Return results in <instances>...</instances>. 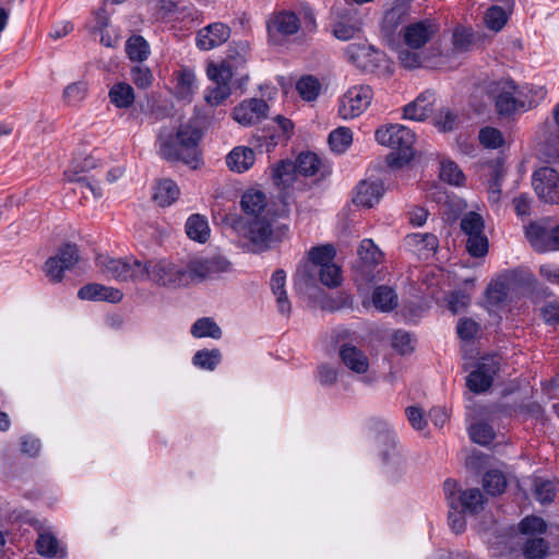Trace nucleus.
<instances>
[{
  "label": "nucleus",
  "mask_w": 559,
  "mask_h": 559,
  "mask_svg": "<svg viewBox=\"0 0 559 559\" xmlns=\"http://www.w3.org/2000/svg\"><path fill=\"white\" fill-rule=\"evenodd\" d=\"M202 132L194 121L181 124L176 133L162 129L158 134L159 154L170 162H182L195 169L199 164V142Z\"/></svg>",
  "instance_id": "nucleus-1"
},
{
  "label": "nucleus",
  "mask_w": 559,
  "mask_h": 559,
  "mask_svg": "<svg viewBox=\"0 0 559 559\" xmlns=\"http://www.w3.org/2000/svg\"><path fill=\"white\" fill-rule=\"evenodd\" d=\"M439 32L438 24L430 20L412 21L400 33L403 46L399 44L397 59L405 69H416L429 63V57L423 48Z\"/></svg>",
  "instance_id": "nucleus-2"
},
{
  "label": "nucleus",
  "mask_w": 559,
  "mask_h": 559,
  "mask_svg": "<svg viewBox=\"0 0 559 559\" xmlns=\"http://www.w3.org/2000/svg\"><path fill=\"white\" fill-rule=\"evenodd\" d=\"M335 247H311L308 259L300 263L296 271V286L301 283L310 285L314 282V269H319L320 281L323 285L334 288L342 283L341 267L333 262Z\"/></svg>",
  "instance_id": "nucleus-3"
},
{
  "label": "nucleus",
  "mask_w": 559,
  "mask_h": 559,
  "mask_svg": "<svg viewBox=\"0 0 559 559\" xmlns=\"http://www.w3.org/2000/svg\"><path fill=\"white\" fill-rule=\"evenodd\" d=\"M449 511V525L451 530L460 534L466 527L465 514H477L483 510L484 496L478 488L461 490L460 485L453 479H447L443 484Z\"/></svg>",
  "instance_id": "nucleus-4"
},
{
  "label": "nucleus",
  "mask_w": 559,
  "mask_h": 559,
  "mask_svg": "<svg viewBox=\"0 0 559 559\" xmlns=\"http://www.w3.org/2000/svg\"><path fill=\"white\" fill-rule=\"evenodd\" d=\"M374 135L379 144L392 150L386 156V163L391 168H402L414 157L415 133L409 128L402 124H388L377 129Z\"/></svg>",
  "instance_id": "nucleus-5"
},
{
  "label": "nucleus",
  "mask_w": 559,
  "mask_h": 559,
  "mask_svg": "<svg viewBox=\"0 0 559 559\" xmlns=\"http://www.w3.org/2000/svg\"><path fill=\"white\" fill-rule=\"evenodd\" d=\"M535 283V277L530 271L515 269L501 273L491 280L485 290L486 304L496 309L502 308L509 294L515 288H531Z\"/></svg>",
  "instance_id": "nucleus-6"
},
{
  "label": "nucleus",
  "mask_w": 559,
  "mask_h": 559,
  "mask_svg": "<svg viewBox=\"0 0 559 559\" xmlns=\"http://www.w3.org/2000/svg\"><path fill=\"white\" fill-rule=\"evenodd\" d=\"M345 56L349 63L362 72L384 76L393 73V64L388 56L366 41L349 44L345 48Z\"/></svg>",
  "instance_id": "nucleus-7"
},
{
  "label": "nucleus",
  "mask_w": 559,
  "mask_h": 559,
  "mask_svg": "<svg viewBox=\"0 0 559 559\" xmlns=\"http://www.w3.org/2000/svg\"><path fill=\"white\" fill-rule=\"evenodd\" d=\"M103 166L104 163L99 157L90 154L74 160L63 175L67 181L79 185L84 198H87V193H90L94 199H99L104 193L95 179V173Z\"/></svg>",
  "instance_id": "nucleus-8"
},
{
  "label": "nucleus",
  "mask_w": 559,
  "mask_h": 559,
  "mask_svg": "<svg viewBox=\"0 0 559 559\" xmlns=\"http://www.w3.org/2000/svg\"><path fill=\"white\" fill-rule=\"evenodd\" d=\"M496 109L501 116H509L520 108L532 106L533 99L525 88L518 86L512 80H501L490 86Z\"/></svg>",
  "instance_id": "nucleus-9"
},
{
  "label": "nucleus",
  "mask_w": 559,
  "mask_h": 559,
  "mask_svg": "<svg viewBox=\"0 0 559 559\" xmlns=\"http://www.w3.org/2000/svg\"><path fill=\"white\" fill-rule=\"evenodd\" d=\"M371 423L373 428L379 431L380 456L386 474L393 478L400 476L406 469V461L396 449L395 433L390 430L389 424L382 419H371Z\"/></svg>",
  "instance_id": "nucleus-10"
},
{
  "label": "nucleus",
  "mask_w": 559,
  "mask_h": 559,
  "mask_svg": "<svg viewBox=\"0 0 559 559\" xmlns=\"http://www.w3.org/2000/svg\"><path fill=\"white\" fill-rule=\"evenodd\" d=\"M189 283H202L207 280H216L222 274L233 270L231 262L219 253L198 254L189 259L187 263Z\"/></svg>",
  "instance_id": "nucleus-11"
},
{
  "label": "nucleus",
  "mask_w": 559,
  "mask_h": 559,
  "mask_svg": "<svg viewBox=\"0 0 559 559\" xmlns=\"http://www.w3.org/2000/svg\"><path fill=\"white\" fill-rule=\"evenodd\" d=\"M357 253L358 259L354 265L355 282L358 285H368L382 281L384 272L380 265L384 260V253L380 247H359Z\"/></svg>",
  "instance_id": "nucleus-12"
},
{
  "label": "nucleus",
  "mask_w": 559,
  "mask_h": 559,
  "mask_svg": "<svg viewBox=\"0 0 559 559\" xmlns=\"http://www.w3.org/2000/svg\"><path fill=\"white\" fill-rule=\"evenodd\" d=\"M144 275L160 286L181 287L190 284L187 265L179 266L167 259L146 262Z\"/></svg>",
  "instance_id": "nucleus-13"
},
{
  "label": "nucleus",
  "mask_w": 559,
  "mask_h": 559,
  "mask_svg": "<svg viewBox=\"0 0 559 559\" xmlns=\"http://www.w3.org/2000/svg\"><path fill=\"white\" fill-rule=\"evenodd\" d=\"M96 264L104 274L119 282L136 281L144 276V264L135 259H116L99 254Z\"/></svg>",
  "instance_id": "nucleus-14"
},
{
  "label": "nucleus",
  "mask_w": 559,
  "mask_h": 559,
  "mask_svg": "<svg viewBox=\"0 0 559 559\" xmlns=\"http://www.w3.org/2000/svg\"><path fill=\"white\" fill-rule=\"evenodd\" d=\"M411 5L406 2H397L389 9L382 19L381 34L390 46L400 44L401 29L412 23Z\"/></svg>",
  "instance_id": "nucleus-15"
},
{
  "label": "nucleus",
  "mask_w": 559,
  "mask_h": 559,
  "mask_svg": "<svg viewBox=\"0 0 559 559\" xmlns=\"http://www.w3.org/2000/svg\"><path fill=\"white\" fill-rule=\"evenodd\" d=\"M500 366V358L496 355L481 357L474 370L467 376L466 386L476 394L487 391L492 385L493 378L499 372Z\"/></svg>",
  "instance_id": "nucleus-16"
},
{
  "label": "nucleus",
  "mask_w": 559,
  "mask_h": 559,
  "mask_svg": "<svg viewBox=\"0 0 559 559\" xmlns=\"http://www.w3.org/2000/svg\"><path fill=\"white\" fill-rule=\"evenodd\" d=\"M288 226L278 219H255L249 224L248 239L254 245L283 242L288 239Z\"/></svg>",
  "instance_id": "nucleus-17"
},
{
  "label": "nucleus",
  "mask_w": 559,
  "mask_h": 559,
  "mask_svg": "<svg viewBox=\"0 0 559 559\" xmlns=\"http://www.w3.org/2000/svg\"><path fill=\"white\" fill-rule=\"evenodd\" d=\"M372 90L368 85L353 86L341 98L338 112L344 119L360 116L370 105Z\"/></svg>",
  "instance_id": "nucleus-18"
},
{
  "label": "nucleus",
  "mask_w": 559,
  "mask_h": 559,
  "mask_svg": "<svg viewBox=\"0 0 559 559\" xmlns=\"http://www.w3.org/2000/svg\"><path fill=\"white\" fill-rule=\"evenodd\" d=\"M532 185L537 197L545 203H559V174L551 167H540L534 171Z\"/></svg>",
  "instance_id": "nucleus-19"
},
{
  "label": "nucleus",
  "mask_w": 559,
  "mask_h": 559,
  "mask_svg": "<svg viewBox=\"0 0 559 559\" xmlns=\"http://www.w3.org/2000/svg\"><path fill=\"white\" fill-rule=\"evenodd\" d=\"M78 261L76 247H63L56 255L48 258L45 262V275L51 283H60L64 272L71 270Z\"/></svg>",
  "instance_id": "nucleus-20"
},
{
  "label": "nucleus",
  "mask_w": 559,
  "mask_h": 559,
  "mask_svg": "<svg viewBox=\"0 0 559 559\" xmlns=\"http://www.w3.org/2000/svg\"><path fill=\"white\" fill-rule=\"evenodd\" d=\"M269 105L260 98L243 100L233 110V118L241 126L249 127L267 116Z\"/></svg>",
  "instance_id": "nucleus-21"
},
{
  "label": "nucleus",
  "mask_w": 559,
  "mask_h": 559,
  "mask_svg": "<svg viewBox=\"0 0 559 559\" xmlns=\"http://www.w3.org/2000/svg\"><path fill=\"white\" fill-rule=\"evenodd\" d=\"M300 28V20L293 11H280L274 13L267 22L270 37L290 36Z\"/></svg>",
  "instance_id": "nucleus-22"
},
{
  "label": "nucleus",
  "mask_w": 559,
  "mask_h": 559,
  "mask_svg": "<svg viewBox=\"0 0 559 559\" xmlns=\"http://www.w3.org/2000/svg\"><path fill=\"white\" fill-rule=\"evenodd\" d=\"M230 36V28L223 23H213L199 31L197 45L200 49L210 50L224 44Z\"/></svg>",
  "instance_id": "nucleus-23"
},
{
  "label": "nucleus",
  "mask_w": 559,
  "mask_h": 559,
  "mask_svg": "<svg viewBox=\"0 0 559 559\" xmlns=\"http://www.w3.org/2000/svg\"><path fill=\"white\" fill-rule=\"evenodd\" d=\"M78 297L81 300L108 301L111 304H118L122 300L123 294L118 288L92 283L82 286L78 292Z\"/></svg>",
  "instance_id": "nucleus-24"
},
{
  "label": "nucleus",
  "mask_w": 559,
  "mask_h": 559,
  "mask_svg": "<svg viewBox=\"0 0 559 559\" xmlns=\"http://www.w3.org/2000/svg\"><path fill=\"white\" fill-rule=\"evenodd\" d=\"M384 193V187L381 181L362 180L356 188L353 202L366 209L372 207L380 201Z\"/></svg>",
  "instance_id": "nucleus-25"
},
{
  "label": "nucleus",
  "mask_w": 559,
  "mask_h": 559,
  "mask_svg": "<svg viewBox=\"0 0 559 559\" xmlns=\"http://www.w3.org/2000/svg\"><path fill=\"white\" fill-rule=\"evenodd\" d=\"M340 358L345 367L355 373L364 374L369 369L366 354L353 344L345 343L340 348Z\"/></svg>",
  "instance_id": "nucleus-26"
},
{
  "label": "nucleus",
  "mask_w": 559,
  "mask_h": 559,
  "mask_svg": "<svg viewBox=\"0 0 559 559\" xmlns=\"http://www.w3.org/2000/svg\"><path fill=\"white\" fill-rule=\"evenodd\" d=\"M270 288L276 300L277 311L283 316H288L292 311L286 290V272L282 269L276 270L270 278Z\"/></svg>",
  "instance_id": "nucleus-27"
},
{
  "label": "nucleus",
  "mask_w": 559,
  "mask_h": 559,
  "mask_svg": "<svg viewBox=\"0 0 559 559\" xmlns=\"http://www.w3.org/2000/svg\"><path fill=\"white\" fill-rule=\"evenodd\" d=\"M461 228L468 236V245H488L489 240L484 235V221L479 214L467 213L461 221Z\"/></svg>",
  "instance_id": "nucleus-28"
},
{
  "label": "nucleus",
  "mask_w": 559,
  "mask_h": 559,
  "mask_svg": "<svg viewBox=\"0 0 559 559\" xmlns=\"http://www.w3.org/2000/svg\"><path fill=\"white\" fill-rule=\"evenodd\" d=\"M433 111V95L430 93L420 94L414 102L404 107L406 119L423 121Z\"/></svg>",
  "instance_id": "nucleus-29"
},
{
  "label": "nucleus",
  "mask_w": 559,
  "mask_h": 559,
  "mask_svg": "<svg viewBox=\"0 0 559 559\" xmlns=\"http://www.w3.org/2000/svg\"><path fill=\"white\" fill-rule=\"evenodd\" d=\"M253 150L246 146L235 147L226 157V163L233 171L243 173L254 163Z\"/></svg>",
  "instance_id": "nucleus-30"
},
{
  "label": "nucleus",
  "mask_w": 559,
  "mask_h": 559,
  "mask_svg": "<svg viewBox=\"0 0 559 559\" xmlns=\"http://www.w3.org/2000/svg\"><path fill=\"white\" fill-rule=\"evenodd\" d=\"M266 204L267 200L265 193L255 189L247 190L240 201L242 211L254 217H258L264 211Z\"/></svg>",
  "instance_id": "nucleus-31"
},
{
  "label": "nucleus",
  "mask_w": 559,
  "mask_h": 559,
  "mask_svg": "<svg viewBox=\"0 0 559 559\" xmlns=\"http://www.w3.org/2000/svg\"><path fill=\"white\" fill-rule=\"evenodd\" d=\"M179 194L180 190L174 180L160 179L155 186L153 199L159 206H169Z\"/></svg>",
  "instance_id": "nucleus-32"
},
{
  "label": "nucleus",
  "mask_w": 559,
  "mask_h": 559,
  "mask_svg": "<svg viewBox=\"0 0 559 559\" xmlns=\"http://www.w3.org/2000/svg\"><path fill=\"white\" fill-rule=\"evenodd\" d=\"M372 304L377 310L390 312L397 306V295L390 286H377L372 293Z\"/></svg>",
  "instance_id": "nucleus-33"
},
{
  "label": "nucleus",
  "mask_w": 559,
  "mask_h": 559,
  "mask_svg": "<svg viewBox=\"0 0 559 559\" xmlns=\"http://www.w3.org/2000/svg\"><path fill=\"white\" fill-rule=\"evenodd\" d=\"M187 236L197 242L203 243L210 237V227L205 217L200 214L191 215L186 223Z\"/></svg>",
  "instance_id": "nucleus-34"
},
{
  "label": "nucleus",
  "mask_w": 559,
  "mask_h": 559,
  "mask_svg": "<svg viewBox=\"0 0 559 559\" xmlns=\"http://www.w3.org/2000/svg\"><path fill=\"white\" fill-rule=\"evenodd\" d=\"M36 549L40 556L47 558H55L59 556L60 558L64 557V551L59 547V542L55 535L51 533H40L36 540Z\"/></svg>",
  "instance_id": "nucleus-35"
},
{
  "label": "nucleus",
  "mask_w": 559,
  "mask_h": 559,
  "mask_svg": "<svg viewBox=\"0 0 559 559\" xmlns=\"http://www.w3.org/2000/svg\"><path fill=\"white\" fill-rule=\"evenodd\" d=\"M525 559H545L549 554V543L543 537H530L522 546Z\"/></svg>",
  "instance_id": "nucleus-36"
},
{
  "label": "nucleus",
  "mask_w": 559,
  "mask_h": 559,
  "mask_svg": "<svg viewBox=\"0 0 559 559\" xmlns=\"http://www.w3.org/2000/svg\"><path fill=\"white\" fill-rule=\"evenodd\" d=\"M297 170L293 162L282 160L273 169L272 179L275 186L285 189L294 182Z\"/></svg>",
  "instance_id": "nucleus-37"
},
{
  "label": "nucleus",
  "mask_w": 559,
  "mask_h": 559,
  "mask_svg": "<svg viewBox=\"0 0 559 559\" xmlns=\"http://www.w3.org/2000/svg\"><path fill=\"white\" fill-rule=\"evenodd\" d=\"M109 98L119 108H129L134 102V92L127 83L115 84L109 91Z\"/></svg>",
  "instance_id": "nucleus-38"
},
{
  "label": "nucleus",
  "mask_w": 559,
  "mask_h": 559,
  "mask_svg": "<svg viewBox=\"0 0 559 559\" xmlns=\"http://www.w3.org/2000/svg\"><path fill=\"white\" fill-rule=\"evenodd\" d=\"M191 334L194 337H212L218 340L222 337V330L211 318L198 319L191 326Z\"/></svg>",
  "instance_id": "nucleus-39"
},
{
  "label": "nucleus",
  "mask_w": 559,
  "mask_h": 559,
  "mask_svg": "<svg viewBox=\"0 0 559 559\" xmlns=\"http://www.w3.org/2000/svg\"><path fill=\"white\" fill-rule=\"evenodd\" d=\"M126 51L132 61L142 62L150 55L148 43L140 35L131 36L126 44Z\"/></svg>",
  "instance_id": "nucleus-40"
},
{
  "label": "nucleus",
  "mask_w": 559,
  "mask_h": 559,
  "mask_svg": "<svg viewBox=\"0 0 559 559\" xmlns=\"http://www.w3.org/2000/svg\"><path fill=\"white\" fill-rule=\"evenodd\" d=\"M221 360L222 354L217 348L198 350L192 358V362L195 367L209 371H213L219 365Z\"/></svg>",
  "instance_id": "nucleus-41"
},
{
  "label": "nucleus",
  "mask_w": 559,
  "mask_h": 559,
  "mask_svg": "<svg viewBox=\"0 0 559 559\" xmlns=\"http://www.w3.org/2000/svg\"><path fill=\"white\" fill-rule=\"evenodd\" d=\"M362 23L359 19H343L333 25V35L340 40H349L361 32Z\"/></svg>",
  "instance_id": "nucleus-42"
},
{
  "label": "nucleus",
  "mask_w": 559,
  "mask_h": 559,
  "mask_svg": "<svg viewBox=\"0 0 559 559\" xmlns=\"http://www.w3.org/2000/svg\"><path fill=\"white\" fill-rule=\"evenodd\" d=\"M483 487L491 496L500 495L507 487V479L502 472L488 471L483 477Z\"/></svg>",
  "instance_id": "nucleus-43"
},
{
  "label": "nucleus",
  "mask_w": 559,
  "mask_h": 559,
  "mask_svg": "<svg viewBox=\"0 0 559 559\" xmlns=\"http://www.w3.org/2000/svg\"><path fill=\"white\" fill-rule=\"evenodd\" d=\"M550 230V221L544 218L537 222H532L525 227L526 239L534 242H546L548 241V235Z\"/></svg>",
  "instance_id": "nucleus-44"
},
{
  "label": "nucleus",
  "mask_w": 559,
  "mask_h": 559,
  "mask_svg": "<svg viewBox=\"0 0 559 559\" xmlns=\"http://www.w3.org/2000/svg\"><path fill=\"white\" fill-rule=\"evenodd\" d=\"M328 141L333 152L344 153L352 144L353 133L350 129L340 127L330 133Z\"/></svg>",
  "instance_id": "nucleus-45"
},
{
  "label": "nucleus",
  "mask_w": 559,
  "mask_h": 559,
  "mask_svg": "<svg viewBox=\"0 0 559 559\" xmlns=\"http://www.w3.org/2000/svg\"><path fill=\"white\" fill-rule=\"evenodd\" d=\"M296 88L302 99L307 102L314 100L320 94L321 84L312 75L302 76L296 85Z\"/></svg>",
  "instance_id": "nucleus-46"
},
{
  "label": "nucleus",
  "mask_w": 559,
  "mask_h": 559,
  "mask_svg": "<svg viewBox=\"0 0 559 559\" xmlns=\"http://www.w3.org/2000/svg\"><path fill=\"white\" fill-rule=\"evenodd\" d=\"M471 439L480 445H488L495 439V431L487 423H475L468 428Z\"/></svg>",
  "instance_id": "nucleus-47"
},
{
  "label": "nucleus",
  "mask_w": 559,
  "mask_h": 559,
  "mask_svg": "<svg viewBox=\"0 0 559 559\" xmlns=\"http://www.w3.org/2000/svg\"><path fill=\"white\" fill-rule=\"evenodd\" d=\"M474 41L473 32L469 28L457 26L452 33V50L455 53L466 52Z\"/></svg>",
  "instance_id": "nucleus-48"
},
{
  "label": "nucleus",
  "mask_w": 559,
  "mask_h": 559,
  "mask_svg": "<svg viewBox=\"0 0 559 559\" xmlns=\"http://www.w3.org/2000/svg\"><path fill=\"white\" fill-rule=\"evenodd\" d=\"M294 164L297 174L302 176H313L319 170L320 160L314 153L307 152L301 153Z\"/></svg>",
  "instance_id": "nucleus-49"
},
{
  "label": "nucleus",
  "mask_w": 559,
  "mask_h": 559,
  "mask_svg": "<svg viewBox=\"0 0 559 559\" xmlns=\"http://www.w3.org/2000/svg\"><path fill=\"white\" fill-rule=\"evenodd\" d=\"M556 485L548 479H537L534 485V497L542 504H548L556 497Z\"/></svg>",
  "instance_id": "nucleus-50"
},
{
  "label": "nucleus",
  "mask_w": 559,
  "mask_h": 559,
  "mask_svg": "<svg viewBox=\"0 0 559 559\" xmlns=\"http://www.w3.org/2000/svg\"><path fill=\"white\" fill-rule=\"evenodd\" d=\"M507 20L508 16L506 11L498 5L489 8L484 16L486 26L495 32H499L506 25Z\"/></svg>",
  "instance_id": "nucleus-51"
},
{
  "label": "nucleus",
  "mask_w": 559,
  "mask_h": 559,
  "mask_svg": "<svg viewBox=\"0 0 559 559\" xmlns=\"http://www.w3.org/2000/svg\"><path fill=\"white\" fill-rule=\"evenodd\" d=\"M504 175V170L501 165L497 164L489 167V186H488V197L489 200L493 203H497L500 200V181Z\"/></svg>",
  "instance_id": "nucleus-52"
},
{
  "label": "nucleus",
  "mask_w": 559,
  "mask_h": 559,
  "mask_svg": "<svg viewBox=\"0 0 559 559\" xmlns=\"http://www.w3.org/2000/svg\"><path fill=\"white\" fill-rule=\"evenodd\" d=\"M440 178L454 186H462L465 180L464 174L453 162H443L441 164Z\"/></svg>",
  "instance_id": "nucleus-53"
},
{
  "label": "nucleus",
  "mask_w": 559,
  "mask_h": 559,
  "mask_svg": "<svg viewBox=\"0 0 559 559\" xmlns=\"http://www.w3.org/2000/svg\"><path fill=\"white\" fill-rule=\"evenodd\" d=\"M82 237L71 226H59L53 231L52 241L58 245H76L78 241H82Z\"/></svg>",
  "instance_id": "nucleus-54"
},
{
  "label": "nucleus",
  "mask_w": 559,
  "mask_h": 559,
  "mask_svg": "<svg viewBox=\"0 0 559 559\" xmlns=\"http://www.w3.org/2000/svg\"><path fill=\"white\" fill-rule=\"evenodd\" d=\"M479 141L485 147L497 148L502 145L503 136L498 129L486 127L479 131Z\"/></svg>",
  "instance_id": "nucleus-55"
},
{
  "label": "nucleus",
  "mask_w": 559,
  "mask_h": 559,
  "mask_svg": "<svg viewBox=\"0 0 559 559\" xmlns=\"http://www.w3.org/2000/svg\"><path fill=\"white\" fill-rule=\"evenodd\" d=\"M87 87L85 83L75 82L66 87L63 98L69 105L74 106L84 99Z\"/></svg>",
  "instance_id": "nucleus-56"
},
{
  "label": "nucleus",
  "mask_w": 559,
  "mask_h": 559,
  "mask_svg": "<svg viewBox=\"0 0 559 559\" xmlns=\"http://www.w3.org/2000/svg\"><path fill=\"white\" fill-rule=\"evenodd\" d=\"M207 75L215 85L227 84L231 80L233 73L229 66L222 63L221 66L210 64L207 67Z\"/></svg>",
  "instance_id": "nucleus-57"
},
{
  "label": "nucleus",
  "mask_w": 559,
  "mask_h": 559,
  "mask_svg": "<svg viewBox=\"0 0 559 559\" xmlns=\"http://www.w3.org/2000/svg\"><path fill=\"white\" fill-rule=\"evenodd\" d=\"M230 95V87L227 84L215 85L205 94L204 99L210 106H219Z\"/></svg>",
  "instance_id": "nucleus-58"
},
{
  "label": "nucleus",
  "mask_w": 559,
  "mask_h": 559,
  "mask_svg": "<svg viewBox=\"0 0 559 559\" xmlns=\"http://www.w3.org/2000/svg\"><path fill=\"white\" fill-rule=\"evenodd\" d=\"M471 302V294L464 290H454L450 294L448 299L449 309L452 313L463 311Z\"/></svg>",
  "instance_id": "nucleus-59"
},
{
  "label": "nucleus",
  "mask_w": 559,
  "mask_h": 559,
  "mask_svg": "<svg viewBox=\"0 0 559 559\" xmlns=\"http://www.w3.org/2000/svg\"><path fill=\"white\" fill-rule=\"evenodd\" d=\"M546 530L547 524L539 516H526L520 522V531L523 534H543Z\"/></svg>",
  "instance_id": "nucleus-60"
},
{
  "label": "nucleus",
  "mask_w": 559,
  "mask_h": 559,
  "mask_svg": "<svg viewBox=\"0 0 559 559\" xmlns=\"http://www.w3.org/2000/svg\"><path fill=\"white\" fill-rule=\"evenodd\" d=\"M392 346L402 355L413 352L414 346L411 334L405 331H396L392 336Z\"/></svg>",
  "instance_id": "nucleus-61"
},
{
  "label": "nucleus",
  "mask_w": 559,
  "mask_h": 559,
  "mask_svg": "<svg viewBox=\"0 0 559 559\" xmlns=\"http://www.w3.org/2000/svg\"><path fill=\"white\" fill-rule=\"evenodd\" d=\"M133 83L140 88H146L152 84V72L147 67L135 66L131 69Z\"/></svg>",
  "instance_id": "nucleus-62"
},
{
  "label": "nucleus",
  "mask_w": 559,
  "mask_h": 559,
  "mask_svg": "<svg viewBox=\"0 0 559 559\" xmlns=\"http://www.w3.org/2000/svg\"><path fill=\"white\" fill-rule=\"evenodd\" d=\"M435 124L443 132L452 131L457 126V117L449 109H444L435 118Z\"/></svg>",
  "instance_id": "nucleus-63"
},
{
  "label": "nucleus",
  "mask_w": 559,
  "mask_h": 559,
  "mask_svg": "<svg viewBox=\"0 0 559 559\" xmlns=\"http://www.w3.org/2000/svg\"><path fill=\"white\" fill-rule=\"evenodd\" d=\"M540 317L545 323L555 325L559 323V301H551L540 308Z\"/></svg>",
  "instance_id": "nucleus-64"
}]
</instances>
